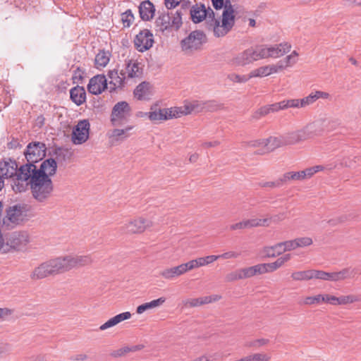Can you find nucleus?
I'll return each instance as SVG.
<instances>
[{
	"label": "nucleus",
	"instance_id": "nucleus-1",
	"mask_svg": "<svg viewBox=\"0 0 361 361\" xmlns=\"http://www.w3.org/2000/svg\"><path fill=\"white\" fill-rule=\"evenodd\" d=\"M93 260L90 255H68L47 260L35 268L30 274L32 280L44 279L49 276L69 271L90 265Z\"/></svg>",
	"mask_w": 361,
	"mask_h": 361
},
{
	"label": "nucleus",
	"instance_id": "nucleus-2",
	"mask_svg": "<svg viewBox=\"0 0 361 361\" xmlns=\"http://www.w3.org/2000/svg\"><path fill=\"white\" fill-rule=\"evenodd\" d=\"M57 169V163L55 159H45L37 171L32 172L30 188L32 195L39 202L48 200L54 190L51 176H54Z\"/></svg>",
	"mask_w": 361,
	"mask_h": 361
},
{
	"label": "nucleus",
	"instance_id": "nucleus-3",
	"mask_svg": "<svg viewBox=\"0 0 361 361\" xmlns=\"http://www.w3.org/2000/svg\"><path fill=\"white\" fill-rule=\"evenodd\" d=\"M321 135V130L315 123L304 128L283 134L286 145H296Z\"/></svg>",
	"mask_w": 361,
	"mask_h": 361
},
{
	"label": "nucleus",
	"instance_id": "nucleus-4",
	"mask_svg": "<svg viewBox=\"0 0 361 361\" xmlns=\"http://www.w3.org/2000/svg\"><path fill=\"white\" fill-rule=\"evenodd\" d=\"M182 11L176 12H168L162 13L155 20V25L158 30L164 32L165 30H178L182 26Z\"/></svg>",
	"mask_w": 361,
	"mask_h": 361
},
{
	"label": "nucleus",
	"instance_id": "nucleus-5",
	"mask_svg": "<svg viewBox=\"0 0 361 361\" xmlns=\"http://www.w3.org/2000/svg\"><path fill=\"white\" fill-rule=\"evenodd\" d=\"M47 147L44 142H30L24 152L27 163L24 165H30V168L34 171H37L35 165L36 163L43 159L46 156Z\"/></svg>",
	"mask_w": 361,
	"mask_h": 361
},
{
	"label": "nucleus",
	"instance_id": "nucleus-6",
	"mask_svg": "<svg viewBox=\"0 0 361 361\" xmlns=\"http://www.w3.org/2000/svg\"><path fill=\"white\" fill-rule=\"evenodd\" d=\"M235 24V16L233 6L229 0H226L224 10L222 13L221 23L218 20V25L215 26L213 32L215 37L226 35Z\"/></svg>",
	"mask_w": 361,
	"mask_h": 361
},
{
	"label": "nucleus",
	"instance_id": "nucleus-7",
	"mask_svg": "<svg viewBox=\"0 0 361 361\" xmlns=\"http://www.w3.org/2000/svg\"><path fill=\"white\" fill-rule=\"evenodd\" d=\"M30 165H22L18 169L16 178L13 180L12 188L16 192H23L27 190L32 176Z\"/></svg>",
	"mask_w": 361,
	"mask_h": 361
},
{
	"label": "nucleus",
	"instance_id": "nucleus-8",
	"mask_svg": "<svg viewBox=\"0 0 361 361\" xmlns=\"http://www.w3.org/2000/svg\"><path fill=\"white\" fill-rule=\"evenodd\" d=\"M204 38L205 35L202 31L191 32L187 37L180 42L183 51L189 53L200 49Z\"/></svg>",
	"mask_w": 361,
	"mask_h": 361
},
{
	"label": "nucleus",
	"instance_id": "nucleus-9",
	"mask_svg": "<svg viewBox=\"0 0 361 361\" xmlns=\"http://www.w3.org/2000/svg\"><path fill=\"white\" fill-rule=\"evenodd\" d=\"M152 226L150 220L144 218H138L133 221H130L127 224L121 227V231L125 233H140L145 231L146 228Z\"/></svg>",
	"mask_w": 361,
	"mask_h": 361
},
{
	"label": "nucleus",
	"instance_id": "nucleus-10",
	"mask_svg": "<svg viewBox=\"0 0 361 361\" xmlns=\"http://www.w3.org/2000/svg\"><path fill=\"white\" fill-rule=\"evenodd\" d=\"M6 215L4 219V223H11L13 225L20 224L25 219V207L20 204H15L8 207L6 210Z\"/></svg>",
	"mask_w": 361,
	"mask_h": 361
},
{
	"label": "nucleus",
	"instance_id": "nucleus-11",
	"mask_svg": "<svg viewBox=\"0 0 361 361\" xmlns=\"http://www.w3.org/2000/svg\"><path fill=\"white\" fill-rule=\"evenodd\" d=\"M90 123L82 120L78 123L73 130L72 141L75 145L84 143L89 137Z\"/></svg>",
	"mask_w": 361,
	"mask_h": 361
},
{
	"label": "nucleus",
	"instance_id": "nucleus-12",
	"mask_svg": "<svg viewBox=\"0 0 361 361\" xmlns=\"http://www.w3.org/2000/svg\"><path fill=\"white\" fill-rule=\"evenodd\" d=\"M153 35L148 30H141L135 37V47L139 51H145L152 47Z\"/></svg>",
	"mask_w": 361,
	"mask_h": 361
},
{
	"label": "nucleus",
	"instance_id": "nucleus-13",
	"mask_svg": "<svg viewBox=\"0 0 361 361\" xmlns=\"http://www.w3.org/2000/svg\"><path fill=\"white\" fill-rule=\"evenodd\" d=\"M131 109L129 104L124 101L116 103L111 111V121L114 125L118 120L125 119L130 115Z\"/></svg>",
	"mask_w": 361,
	"mask_h": 361
},
{
	"label": "nucleus",
	"instance_id": "nucleus-14",
	"mask_svg": "<svg viewBox=\"0 0 361 361\" xmlns=\"http://www.w3.org/2000/svg\"><path fill=\"white\" fill-rule=\"evenodd\" d=\"M107 88V80L104 75L92 78L87 85L88 91L93 94H99Z\"/></svg>",
	"mask_w": 361,
	"mask_h": 361
},
{
	"label": "nucleus",
	"instance_id": "nucleus-15",
	"mask_svg": "<svg viewBox=\"0 0 361 361\" xmlns=\"http://www.w3.org/2000/svg\"><path fill=\"white\" fill-rule=\"evenodd\" d=\"M126 67L124 69L121 71V75H124L126 77V80L140 78L142 75V68L140 67V64L135 61L128 60L126 61Z\"/></svg>",
	"mask_w": 361,
	"mask_h": 361
},
{
	"label": "nucleus",
	"instance_id": "nucleus-16",
	"mask_svg": "<svg viewBox=\"0 0 361 361\" xmlns=\"http://www.w3.org/2000/svg\"><path fill=\"white\" fill-rule=\"evenodd\" d=\"M18 171V165L15 160L8 159L0 161V175L4 178H12Z\"/></svg>",
	"mask_w": 361,
	"mask_h": 361
},
{
	"label": "nucleus",
	"instance_id": "nucleus-17",
	"mask_svg": "<svg viewBox=\"0 0 361 361\" xmlns=\"http://www.w3.org/2000/svg\"><path fill=\"white\" fill-rule=\"evenodd\" d=\"M154 6L149 0L142 1L139 6L140 16L142 20L147 21L152 19L154 15Z\"/></svg>",
	"mask_w": 361,
	"mask_h": 361
},
{
	"label": "nucleus",
	"instance_id": "nucleus-18",
	"mask_svg": "<svg viewBox=\"0 0 361 361\" xmlns=\"http://www.w3.org/2000/svg\"><path fill=\"white\" fill-rule=\"evenodd\" d=\"M190 13L193 23H200L207 17L206 7L204 4H196L191 7Z\"/></svg>",
	"mask_w": 361,
	"mask_h": 361
},
{
	"label": "nucleus",
	"instance_id": "nucleus-19",
	"mask_svg": "<svg viewBox=\"0 0 361 361\" xmlns=\"http://www.w3.org/2000/svg\"><path fill=\"white\" fill-rule=\"evenodd\" d=\"M70 96L73 102L77 106L82 104L86 101V92L83 87L77 85L70 90Z\"/></svg>",
	"mask_w": 361,
	"mask_h": 361
},
{
	"label": "nucleus",
	"instance_id": "nucleus-20",
	"mask_svg": "<svg viewBox=\"0 0 361 361\" xmlns=\"http://www.w3.org/2000/svg\"><path fill=\"white\" fill-rule=\"evenodd\" d=\"M109 78L110 79L109 84L113 85V90L116 88H121L124 86L126 80V77L124 75H121V72L118 73L117 70L113 69L110 70L107 74Z\"/></svg>",
	"mask_w": 361,
	"mask_h": 361
},
{
	"label": "nucleus",
	"instance_id": "nucleus-21",
	"mask_svg": "<svg viewBox=\"0 0 361 361\" xmlns=\"http://www.w3.org/2000/svg\"><path fill=\"white\" fill-rule=\"evenodd\" d=\"M265 140L266 144L264 152H271L278 147L286 146L283 135L278 137L271 136L265 139Z\"/></svg>",
	"mask_w": 361,
	"mask_h": 361
},
{
	"label": "nucleus",
	"instance_id": "nucleus-22",
	"mask_svg": "<svg viewBox=\"0 0 361 361\" xmlns=\"http://www.w3.org/2000/svg\"><path fill=\"white\" fill-rule=\"evenodd\" d=\"M150 85L149 82H142L139 84L134 90V95L138 100H148L149 99Z\"/></svg>",
	"mask_w": 361,
	"mask_h": 361
},
{
	"label": "nucleus",
	"instance_id": "nucleus-23",
	"mask_svg": "<svg viewBox=\"0 0 361 361\" xmlns=\"http://www.w3.org/2000/svg\"><path fill=\"white\" fill-rule=\"evenodd\" d=\"M357 271L355 268L346 267L334 272V282L353 279Z\"/></svg>",
	"mask_w": 361,
	"mask_h": 361
},
{
	"label": "nucleus",
	"instance_id": "nucleus-24",
	"mask_svg": "<svg viewBox=\"0 0 361 361\" xmlns=\"http://www.w3.org/2000/svg\"><path fill=\"white\" fill-rule=\"evenodd\" d=\"M166 301V298L164 297H161L157 300H152L149 302L143 303L139 305L136 309V312L137 314H142L145 311L151 309H154L162 305Z\"/></svg>",
	"mask_w": 361,
	"mask_h": 361
},
{
	"label": "nucleus",
	"instance_id": "nucleus-25",
	"mask_svg": "<svg viewBox=\"0 0 361 361\" xmlns=\"http://www.w3.org/2000/svg\"><path fill=\"white\" fill-rule=\"evenodd\" d=\"M248 54L249 53L247 49L238 54L232 59V64L235 66H245L246 65L250 64L251 61Z\"/></svg>",
	"mask_w": 361,
	"mask_h": 361
},
{
	"label": "nucleus",
	"instance_id": "nucleus-26",
	"mask_svg": "<svg viewBox=\"0 0 361 361\" xmlns=\"http://www.w3.org/2000/svg\"><path fill=\"white\" fill-rule=\"evenodd\" d=\"M291 46L288 43L269 47L270 57L277 58L284 55L290 50Z\"/></svg>",
	"mask_w": 361,
	"mask_h": 361
},
{
	"label": "nucleus",
	"instance_id": "nucleus-27",
	"mask_svg": "<svg viewBox=\"0 0 361 361\" xmlns=\"http://www.w3.org/2000/svg\"><path fill=\"white\" fill-rule=\"evenodd\" d=\"M144 348L142 345H136L133 346H125L118 350H113L110 353V356L114 358H117L126 355L127 353L130 352H135L142 350Z\"/></svg>",
	"mask_w": 361,
	"mask_h": 361
},
{
	"label": "nucleus",
	"instance_id": "nucleus-28",
	"mask_svg": "<svg viewBox=\"0 0 361 361\" xmlns=\"http://www.w3.org/2000/svg\"><path fill=\"white\" fill-rule=\"evenodd\" d=\"M111 54L109 51L100 50L94 59V64L97 68L105 67L109 62Z\"/></svg>",
	"mask_w": 361,
	"mask_h": 361
},
{
	"label": "nucleus",
	"instance_id": "nucleus-29",
	"mask_svg": "<svg viewBox=\"0 0 361 361\" xmlns=\"http://www.w3.org/2000/svg\"><path fill=\"white\" fill-rule=\"evenodd\" d=\"M279 111L278 109L277 103H274L270 105H267L261 107L257 111H256L252 117L255 119H259L262 116H264L269 113H273Z\"/></svg>",
	"mask_w": 361,
	"mask_h": 361
},
{
	"label": "nucleus",
	"instance_id": "nucleus-30",
	"mask_svg": "<svg viewBox=\"0 0 361 361\" xmlns=\"http://www.w3.org/2000/svg\"><path fill=\"white\" fill-rule=\"evenodd\" d=\"M183 274L180 264L176 267L164 269L160 272V275L165 279H173L175 277Z\"/></svg>",
	"mask_w": 361,
	"mask_h": 361
},
{
	"label": "nucleus",
	"instance_id": "nucleus-31",
	"mask_svg": "<svg viewBox=\"0 0 361 361\" xmlns=\"http://www.w3.org/2000/svg\"><path fill=\"white\" fill-rule=\"evenodd\" d=\"M263 252L267 257H275L283 253L281 243H276L273 246L265 247Z\"/></svg>",
	"mask_w": 361,
	"mask_h": 361
},
{
	"label": "nucleus",
	"instance_id": "nucleus-32",
	"mask_svg": "<svg viewBox=\"0 0 361 361\" xmlns=\"http://www.w3.org/2000/svg\"><path fill=\"white\" fill-rule=\"evenodd\" d=\"M291 278L294 281H308L314 279V269L293 272Z\"/></svg>",
	"mask_w": 361,
	"mask_h": 361
},
{
	"label": "nucleus",
	"instance_id": "nucleus-33",
	"mask_svg": "<svg viewBox=\"0 0 361 361\" xmlns=\"http://www.w3.org/2000/svg\"><path fill=\"white\" fill-rule=\"evenodd\" d=\"M291 258L290 254H286L283 255L282 257L278 258L275 262L271 263H267V267H268V269L269 272L274 271L275 270L278 269L281 267H282L284 263L289 261Z\"/></svg>",
	"mask_w": 361,
	"mask_h": 361
},
{
	"label": "nucleus",
	"instance_id": "nucleus-34",
	"mask_svg": "<svg viewBox=\"0 0 361 361\" xmlns=\"http://www.w3.org/2000/svg\"><path fill=\"white\" fill-rule=\"evenodd\" d=\"M207 17L205 18V23L207 29L213 32L215 29V26L218 25V19L215 18V13L214 11L210 8H206Z\"/></svg>",
	"mask_w": 361,
	"mask_h": 361
},
{
	"label": "nucleus",
	"instance_id": "nucleus-35",
	"mask_svg": "<svg viewBox=\"0 0 361 361\" xmlns=\"http://www.w3.org/2000/svg\"><path fill=\"white\" fill-rule=\"evenodd\" d=\"M133 126H128L125 129H114L110 137L118 141L128 137L130 135L128 131L133 129Z\"/></svg>",
	"mask_w": 361,
	"mask_h": 361
},
{
	"label": "nucleus",
	"instance_id": "nucleus-36",
	"mask_svg": "<svg viewBox=\"0 0 361 361\" xmlns=\"http://www.w3.org/2000/svg\"><path fill=\"white\" fill-rule=\"evenodd\" d=\"M54 154L58 161H65L69 159L72 156V152L69 149L62 147L56 148Z\"/></svg>",
	"mask_w": 361,
	"mask_h": 361
},
{
	"label": "nucleus",
	"instance_id": "nucleus-37",
	"mask_svg": "<svg viewBox=\"0 0 361 361\" xmlns=\"http://www.w3.org/2000/svg\"><path fill=\"white\" fill-rule=\"evenodd\" d=\"M300 100V99H293L283 100L280 102H277L278 109L279 110H283V109H288L290 107L301 108Z\"/></svg>",
	"mask_w": 361,
	"mask_h": 361
},
{
	"label": "nucleus",
	"instance_id": "nucleus-38",
	"mask_svg": "<svg viewBox=\"0 0 361 361\" xmlns=\"http://www.w3.org/2000/svg\"><path fill=\"white\" fill-rule=\"evenodd\" d=\"M361 301V298L355 295H341L338 297V305H347Z\"/></svg>",
	"mask_w": 361,
	"mask_h": 361
},
{
	"label": "nucleus",
	"instance_id": "nucleus-39",
	"mask_svg": "<svg viewBox=\"0 0 361 361\" xmlns=\"http://www.w3.org/2000/svg\"><path fill=\"white\" fill-rule=\"evenodd\" d=\"M167 111L165 109H159L158 111H150L148 113L149 118L152 121H163L167 119Z\"/></svg>",
	"mask_w": 361,
	"mask_h": 361
},
{
	"label": "nucleus",
	"instance_id": "nucleus-40",
	"mask_svg": "<svg viewBox=\"0 0 361 361\" xmlns=\"http://www.w3.org/2000/svg\"><path fill=\"white\" fill-rule=\"evenodd\" d=\"M314 279L334 282V272L314 269Z\"/></svg>",
	"mask_w": 361,
	"mask_h": 361
},
{
	"label": "nucleus",
	"instance_id": "nucleus-41",
	"mask_svg": "<svg viewBox=\"0 0 361 361\" xmlns=\"http://www.w3.org/2000/svg\"><path fill=\"white\" fill-rule=\"evenodd\" d=\"M216 259H218V257H216V255H208L206 257L197 258L195 259V262L197 263V267L198 268L208 265Z\"/></svg>",
	"mask_w": 361,
	"mask_h": 361
},
{
	"label": "nucleus",
	"instance_id": "nucleus-42",
	"mask_svg": "<svg viewBox=\"0 0 361 361\" xmlns=\"http://www.w3.org/2000/svg\"><path fill=\"white\" fill-rule=\"evenodd\" d=\"M323 299L322 294L307 296L304 298L302 303L306 305H318L323 302Z\"/></svg>",
	"mask_w": 361,
	"mask_h": 361
},
{
	"label": "nucleus",
	"instance_id": "nucleus-43",
	"mask_svg": "<svg viewBox=\"0 0 361 361\" xmlns=\"http://www.w3.org/2000/svg\"><path fill=\"white\" fill-rule=\"evenodd\" d=\"M267 75H269L268 66H264L252 71L249 74V78L264 77Z\"/></svg>",
	"mask_w": 361,
	"mask_h": 361
},
{
	"label": "nucleus",
	"instance_id": "nucleus-44",
	"mask_svg": "<svg viewBox=\"0 0 361 361\" xmlns=\"http://www.w3.org/2000/svg\"><path fill=\"white\" fill-rule=\"evenodd\" d=\"M280 178L281 186L288 183L291 180H298L296 171L285 173Z\"/></svg>",
	"mask_w": 361,
	"mask_h": 361
},
{
	"label": "nucleus",
	"instance_id": "nucleus-45",
	"mask_svg": "<svg viewBox=\"0 0 361 361\" xmlns=\"http://www.w3.org/2000/svg\"><path fill=\"white\" fill-rule=\"evenodd\" d=\"M121 20L124 27H130L134 20V16L131 10L128 9L121 14Z\"/></svg>",
	"mask_w": 361,
	"mask_h": 361
},
{
	"label": "nucleus",
	"instance_id": "nucleus-46",
	"mask_svg": "<svg viewBox=\"0 0 361 361\" xmlns=\"http://www.w3.org/2000/svg\"><path fill=\"white\" fill-rule=\"evenodd\" d=\"M165 110L167 111L166 116L168 120L173 118H178L183 115L181 106L165 109Z\"/></svg>",
	"mask_w": 361,
	"mask_h": 361
},
{
	"label": "nucleus",
	"instance_id": "nucleus-47",
	"mask_svg": "<svg viewBox=\"0 0 361 361\" xmlns=\"http://www.w3.org/2000/svg\"><path fill=\"white\" fill-rule=\"evenodd\" d=\"M338 166L341 167H350L352 166V164L350 162H348L346 159H338L336 162L328 164L326 166V169L329 170H332L334 169L338 168Z\"/></svg>",
	"mask_w": 361,
	"mask_h": 361
},
{
	"label": "nucleus",
	"instance_id": "nucleus-48",
	"mask_svg": "<svg viewBox=\"0 0 361 361\" xmlns=\"http://www.w3.org/2000/svg\"><path fill=\"white\" fill-rule=\"evenodd\" d=\"M242 279L250 278L256 275L255 269L254 266L240 269Z\"/></svg>",
	"mask_w": 361,
	"mask_h": 361
},
{
	"label": "nucleus",
	"instance_id": "nucleus-49",
	"mask_svg": "<svg viewBox=\"0 0 361 361\" xmlns=\"http://www.w3.org/2000/svg\"><path fill=\"white\" fill-rule=\"evenodd\" d=\"M295 243L298 247H304L309 246L312 244L313 241L311 238L309 237H302L295 238Z\"/></svg>",
	"mask_w": 361,
	"mask_h": 361
},
{
	"label": "nucleus",
	"instance_id": "nucleus-50",
	"mask_svg": "<svg viewBox=\"0 0 361 361\" xmlns=\"http://www.w3.org/2000/svg\"><path fill=\"white\" fill-rule=\"evenodd\" d=\"M228 78L232 82L242 83L247 82L251 78H249V75H240L232 73L228 75Z\"/></svg>",
	"mask_w": 361,
	"mask_h": 361
},
{
	"label": "nucleus",
	"instance_id": "nucleus-51",
	"mask_svg": "<svg viewBox=\"0 0 361 361\" xmlns=\"http://www.w3.org/2000/svg\"><path fill=\"white\" fill-rule=\"evenodd\" d=\"M204 304H206V302H204V297H202L188 299L185 305L189 307H198Z\"/></svg>",
	"mask_w": 361,
	"mask_h": 361
},
{
	"label": "nucleus",
	"instance_id": "nucleus-52",
	"mask_svg": "<svg viewBox=\"0 0 361 361\" xmlns=\"http://www.w3.org/2000/svg\"><path fill=\"white\" fill-rule=\"evenodd\" d=\"M240 279H242V276L240 274V269L226 274V276H225V280L228 282H231Z\"/></svg>",
	"mask_w": 361,
	"mask_h": 361
},
{
	"label": "nucleus",
	"instance_id": "nucleus-53",
	"mask_svg": "<svg viewBox=\"0 0 361 361\" xmlns=\"http://www.w3.org/2000/svg\"><path fill=\"white\" fill-rule=\"evenodd\" d=\"M257 48L261 59L270 57L269 47H267V45H258L257 46Z\"/></svg>",
	"mask_w": 361,
	"mask_h": 361
},
{
	"label": "nucleus",
	"instance_id": "nucleus-54",
	"mask_svg": "<svg viewBox=\"0 0 361 361\" xmlns=\"http://www.w3.org/2000/svg\"><path fill=\"white\" fill-rule=\"evenodd\" d=\"M251 361H269L271 356L265 353H255L250 355Z\"/></svg>",
	"mask_w": 361,
	"mask_h": 361
},
{
	"label": "nucleus",
	"instance_id": "nucleus-55",
	"mask_svg": "<svg viewBox=\"0 0 361 361\" xmlns=\"http://www.w3.org/2000/svg\"><path fill=\"white\" fill-rule=\"evenodd\" d=\"M283 252H285L286 251L293 250L297 248L295 240H287L284 242H281Z\"/></svg>",
	"mask_w": 361,
	"mask_h": 361
},
{
	"label": "nucleus",
	"instance_id": "nucleus-56",
	"mask_svg": "<svg viewBox=\"0 0 361 361\" xmlns=\"http://www.w3.org/2000/svg\"><path fill=\"white\" fill-rule=\"evenodd\" d=\"M252 228L257 226H266L269 225L268 219H250Z\"/></svg>",
	"mask_w": 361,
	"mask_h": 361
},
{
	"label": "nucleus",
	"instance_id": "nucleus-57",
	"mask_svg": "<svg viewBox=\"0 0 361 361\" xmlns=\"http://www.w3.org/2000/svg\"><path fill=\"white\" fill-rule=\"evenodd\" d=\"M180 267L183 274L186 273L188 271L192 270L193 269L197 268L195 259H192L186 263L181 264Z\"/></svg>",
	"mask_w": 361,
	"mask_h": 361
},
{
	"label": "nucleus",
	"instance_id": "nucleus-58",
	"mask_svg": "<svg viewBox=\"0 0 361 361\" xmlns=\"http://www.w3.org/2000/svg\"><path fill=\"white\" fill-rule=\"evenodd\" d=\"M248 50V54L250 57L251 63L254 61H258L259 59H261L259 55V51L257 50V46L255 47H250L247 49Z\"/></svg>",
	"mask_w": 361,
	"mask_h": 361
},
{
	"label": "nucleus",
	"instance_id": "nucleus-59",
	"mask_svg": "<svg viewBox=\"0 0 361 361\" xmlns=\"http://www.w3.org/2000/svg\"><path fill=\"white\" fill-rule=\"evenodd\" d=\"M258 185L262 188H279L281 187V184L280 182V178H278L275 181H268V182H259Z\"/></svg>",
	"mask_w": 361,
	"mask_h": 361
},
{
	"label": "nucleus",
	"instance_id": "nucleus-60",
	"mask_svg": "<svg viewBox=\"0 0 361 361\" xmlns=\"http://www.w3.org/2000/svg\"><path fill=\"white\" fill-rule=\"evenodd\" d=\"M298 56V54L296 51H293L291 54L287 56L284 61L286 63L288 66H291L294 65L297 62V56Z\"/></svg>",
	"mask_w": 361,
	"mask_h": 361
},
{
	"label": "nucleus",
	"instance_id": "nucleus-61",
	"mask_svg": "<svg viewBox=\"0 0 361 361\" xmlns=\"http://www.w3.org/2000/svg\"><path fill=\"white\" fill-rule=\"evenodd\" d=\"M265 139H259L255 140H251L245 143V145L248 147H263L265 148Z\"/></svg>",
	"mask_w": 361,
	"mask_h": 361
},
{
	"label": "nucleus",
	"instance_id": "nucleus-62",
	"mask_svg": "<svg viewBox=\"0 0 361 361\" xmlns=\"http://www.w3.org/2000/svg\"><path fill=\"white\" fill-rule=\"evenodd\" d=\"M315 101L313 95L311 94H310L308 96L302 98V99H300V107H305L308 105H310L312 104H313Z\"/></svg>",
	"mask_w": 361,
	"mask_h": 361
},
{
	"label": "nucleus",
	"instance_id": "nucleus-63",
	"mask_svg": "<svg viewBox=\"0 0 361 361\" xmlns=\"http://www.w3.org/2000/svg\"><path fill=\"white\" fill-rule=\"evenodd\" d=\"M131 317V314L130 312H125L121 314H118L114 317V319L116 323V324H119L120 322L129 319Z\"/></svg>",
	"mask_w": 361,
	"mask_h": 361
},
{
	"label": "nucleus",
	"instance_id": "nucleus-64",
	"mask_svg": "<svg viewBox=\"0 0 361 361\" xmlns=\"http://www.w3.org/2000/svg\"><path fill=\"white\" fill-rule=\"evenodd\" d=\"M324 299L323 302L329 303L333 305H338V297L329 294L322 295Z\"/></svg>",
	"mask_w": 361,
	"mask_h": 361
}]
</instances>
